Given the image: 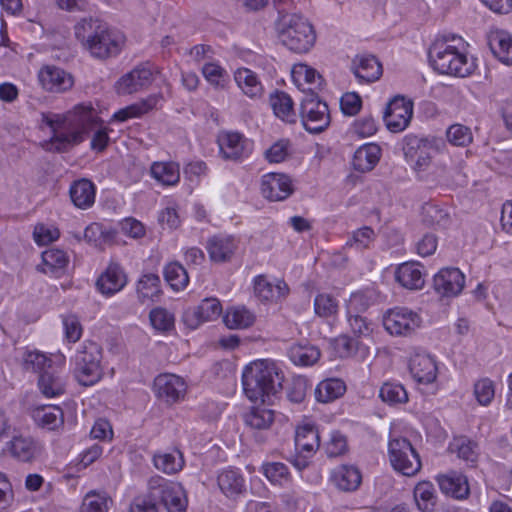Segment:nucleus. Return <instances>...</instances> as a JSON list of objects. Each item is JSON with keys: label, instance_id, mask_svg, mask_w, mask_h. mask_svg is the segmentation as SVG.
Returning a JSON list of instances; mask_svg holds the SVG:
<instances>
[{"label": "nucleus", "instance_id": "obj_1", "mask_svg": "<svg viewBox=\"0 0 512 512\" xmlns=\"http://www.w3.org/2000/svg\"><path fill=\"white\" fill-rule=\"evenodd\" d=\"M42 122L52 133L45 144L46 150L62 153L82 143L85 136L97 126L99 117L91 106L78 105L66 114H42Z\"/></svg>", "mask_w": 512, "mask_h": 512}, {"label": "nucleus", "instance_id": "obj_2", "mask_svg": "<svg viewBox=\"0 0 512 512\" xmlns=\"http://www.w3.org/2000/svg\"><path fill=\"white\" fill-rule=\"evenodd\" d=\"M74 36L80 46L95 59L117 56L124 45V36L95 17H83L74 25Z\"/></svg>", "mask_w": 512, "mask_h": 512}, {"label": "nucleus", "instance_id": "obj_3", "mask_svg": "<svg viewBox=\"0 0 512 512\" xmlns=\"http://www.w3.org/2000/svg\"><path fill=\"white\" fill-rule=\"evenodd\" d=\"M283 377L274 362L258 360L246 366L242 374L243 389L252 401L265 403L282 388Z\"/></svg>", "mask_w": 512, "mask_h": 512}, {"label": "nucleus", "instance_id": "obj_4", "mask_svg": "<svg viewBox=\"0 0 512 512\" xmlns=\"http://www.w3.org/2000/svg\"><path fill=\"white\" fill-rule=\"evenodd\" d=\"M429 61L432 67L440 74L458 77L469 76L475 69L473 59L460 52L455 46L446 41H436L429 48Z\"/></svg>", "mask_w": 512, "mask_h": 512}, {"label": "nucleus", "instance_id": "obj_5", "mask_svg": "<svg viewBox=\"0 0 512 512\" xmlns=\"http://www.w3.org/2000/svg\"><path fill=\"white\" fill-rule=\"evenodd\" d=\"M279 37L283 45L296 53L309 51L316 40L312 25L307 19L297 14L282 16Z\"/></svg>", "mask_w": 512, "mask_h": 512}, {"label": "nucleus", "instance_id": "obj_6", "mask_svg": "<svg viewBox=\"0 0 512 512\" xmlns=\"http://www.w3.org/2000/svg\"><path fill=\"white\" fill-rule=\"evenodd\" d=\"M102 348L95 342H85L75 357V377L79 384L91 386L103 376Z\"/></svg>", "mask_w": 512, "mask_h": 512}, {"label": "nucleus", "instance_id": "obj_7", "mask_svg": "<svg viewBox=\"0 0 512 512\" xmlns=\"http://www.w3.org/2000/svg\"><path fill=\"white\" fill-rule=\"evenodd\" d=\"M151 496L164 505L168 512H186L187 498L180 483L168 481L160 476L148 482Z\"/></svg>", "mask_w": 512, "mask_h": 512}, {"label": "nucleus", "instance_id": "obj_8", "mask_svg": "<svg viewBox=\"0 0 512 512\" xmlns=\"http://www.w3.org/2000/svg\"><path fill=\"white\" fill-rule=\"evenodd\" d=\"M300 116L304 128L313 134L321 133L330 124L328 105L311 89L301 101Z\"/></svg>", "mask_w": 512, "mask_h": 512}, {"label": "nucleus", "instance_id": "obj_9", "mask_svg": "<svg viewBox=\"0 0 512 512\" xmlns=\"http://www.w3.org/2000/svg\"><path fill=\"white\" fill-rule=\"evenodd\" d=\"M389 456L394 469L405 476H413L421 469L419 455L406 438L390 441Z\"/></svg>", "mask_w": 512, "mask_h": 512}, {"label": "nucleus", "instance_id": "obj_10", "mask_svg": "<svg viewBox=\"0 0 512 512\" xmlns=\"http://www.w3.org/2000/svg\"><path fill=\"white\" fill-rule=\"evenodd\" d=\"M383 325L391 335L408 336L420 327L421 317L406 307H395L384 314Z\"/></svg>", "mask_w": 512, "mask_h": 512}, {"label": "nucleus", "instance_id": "obj_11", "mask_svg": "<svg viewBox=\"0 0 512 512\" xmlns=\"http://www.w3.org/2000/svg\"><path fill=\"white\" fill-rule=\"evenodd\" d=\"M413 115V102L396 96L387 105L384 121L389 131L398 133L406 129Z\"/></svg>", "mask_w": 512, "mask_h": 512}, {"label": "nucleus", "instance_id": "obj_12", "mask_svg": "<svg viewBox=\"0 0 512 512\" xmlns=\"http://www.w3.org/2000/svg\"><path fill=\"white\" fill-rule=\"evenodd\" d=\"M155 72L156 69L148 62L136 66L117 82V92L126 95L148 87L154 80Z\"/></svg>", "mask_w": 512, "mask_h": 512}, {"label": "nucleus", "instance_id": "obj_13", "mask_svg": "<svg viewBox=\"0 0 512 512\" xmlns=\"http://www.w3.org/2000/svg\"><path fill=\"white\" fill-rule=\"evenodd\" d=\"M154 391L158 399L173 404L184 398L186 384L177 375L161 374L154 380Z\"/></svg>", "mask_w": 512, "mask_h": 512}, {"label": "nucleus", "instance_id": "obj_14", "mask_svg": "<svg viewBox=\"0 0 512 512\" xmlns=\"http://www.w3.org/2000/svg\"><path fill=\"white\" fill-rule=\"evenodd\" d=\"M38 80L45 90L56 93L65 92L74 85L73 76L54 65L41 68L38 72Z\"/></svg>", "mask_w": 512, "mask_h": 512}, {"label": "nucleus", "instance_id": "obj_15", "mask_svg": "<svg viewBox=\"0 0 512 512\" xmlns=\"http://www.w3.org/2000/svg\"><path fill=\"white\" fill-rule=\"evenodd\" d=\"M293 192L292 181L282 173H268L262 177L261 193L270 201H282Z\"/></svg>", "mask_w": 512, "mask_h": 512}, {"label": "nucleus", "instance_id": "obj_16", "mask_svg": "<svg viewBox=\"0 0 512 512\" xmlns=\"http://www.w3.org/2000/svg\"><path fill=\"white\" fill-rule=\"evenodd\" d=\"M465 277L458 268L441 269L433 280L434 289L444 297H455L464 288Z\"/></svg>", "mask_w": 512, "mask_h": 512}, {"label": "nucleus", "instance_id": "obj_17", "mask_svg": "<svg viewBox=\"0 0 512 512\" xmlns=\"http://www.w3.org/2000/svg\"><path fill=\"white\" fill-rule=\"evenodd\" d=\"M222 313V307L216 298H206L195 308L187 309L183 314V321L187 327L196 329L206 321L217 319Z\"/></svg>", "mask_w": 512, "mask_h": 512}, {"label": "nucleus", "instance_id": "obj_18", "mask_svg": "<svg viewBox=\"0 0 512 512\" xmlns=\"http://www.w3.org/2000/svg\"><path fill=\"white\" fill-rule=\"evenodd\" d=\"M430 144L427 139L417 136H406L403 147L404 155L407 161L414 162L415 169L423 171L431 162Z\"/></svg>", "mask_w": 512, "mask_h": 512}, {"label": "nucleus", "instance_id": "obj_19", "mask_svg": "<svg viewBox=\"0 0 512 512\" xmlns=\"http://www.w3.org/2000/svg\"><path fill=\"white\" fill-rule=\"evenodd\" d=\"M127 283L123 269L115 262H111L96 281L98 291L104 296H112L122 290Z\"/></svg>", "mask_w": 512, "mask_h": 512}, {"label": "nucleus", "instance_id": "obj_20", "mask_svg": "<svg viewBox=\"0 0 512 512\" xmlns=\"http://www.w3.org/2000/svg\"><path fill=\"white\" fill-rule=\"evenodd\" d=\"M409 370L413 378L423 384H430L437 377V366L434 359L427 354L417 353L410 359Z\"/></svg>", "mask_w": 512, "mask_h": 512}, {"label": "nucleus", "instance_id": "obj_21", "mask_svg": "<svg viewBox=\"0 0 512 512\" xmlns=\"http://www.w3.org/2000/svg\"><path fill=\"white\" fill-rule=\"evenodd\" d=\"M368 307L365 297L362 293H354L348 302V320L352 332L356 336H367L372 331L370 323L358 314H352L353 311H363Z\"/></svg>", "mask_w": 512, "mask_h": 512}, {"label": "nucleus", "instance_id": "obj_22", "mask_svg": "<svg viewBox=\"0 0 512 512\" xmlns=\"http://www.w3.org/2000/svg\"><path fill=\"white\" fill-rule=\"evenodd\" d=\"M489 48L502 63L512 65V35L504 30H491L487 35Z\"/></svg>", "mask_w": 512, "mask_h": 512}, {"label": "nucleus", "instance_id": "obj_23", "mask_svg": "<svg viewBox=\"0 0 512 512\" xmlns=\"http://www.w3.org/2000/svg\"><path fill=\"white\" fill-rule=\"evenodd\" d=\"M437 482L443 493L456 499H464L469 495L467 477L461 473L449 472L437 477Z\"/></svg>", "mask_w": 512, "mask_h": 512}, {"label": "nucleus", "instance_id": "obj_24", "mask_svg": "<svg viewBox=\"0 0 512 512\" xmlns=\"http://www.w3.org/2000/svg\"><path fill=\"white\" fill-rule=\"evenodd\" d=\"M220 152L224 159L237 161L246 153L247 140L237 132H227L218 139Z\"/></svg>", "mask_w": 512, "mask_h": 512}, {"label": "nucleus", "instance_id": "obj_25", "mask_svg": "<svg viewBox=\"0 0 512 512\" xmlns=\"http://www.w3.org/2000/svg\"><path fill=\"white\" fill-rule=\"evenodd\" d=\"M217 484L221 492L231 499H236L246 491L244 477L235 469L223 470L217 477Z\"/></svg>", "mask_w": 512, "mask_h": 512}, {"label": "nucleus", "instance_id": "obj_26", "mask_svg": "<svg viewBox=\"0 0 512 512\" xmlns=\"http://www.w3.org/2000/svg\"><path fill=\"white\" fill-rule=\"evenodd\" d=\"M320 446L319 433L312 424L299 426L295 434V447L298 453L311 457Z\"/></svg>", "mask_w": 512, "mask_h": 512}, {"label": "nucleus", "instance_id": "obj_27", "mask_svg": "<svg viewBox=\"0 0 512 512\" xmlns=\"http://www.w3.org/2000/svg\"><path fill=\"white\" fill-rule=\"evenodd\" d=\"M254 292L261 301H278L288 295L289 288L284 281L274 285L265 275H258L254 279Z\"/></svg>", "mask_w": 512, "mask_h": 512}, {"label": "nucleus", "instance_id": "obj_28", "mask_svg": "<svg viewBox=\"0 0 512 512\" xmlns=\"http://www.w3.org/2000/svg\"><path fill=\"white\" fill-rule=\"evenodd\" d=\"M352 70L360 82L371 83L382 75V65L374 56H362L353 60Z\"/></svg>", "mask_w": 512, "mask_h": 512}, {"label": "nucleus", "instance_id": "obj_29", "mask_svg": "<svg viewBox=\"0 0 512 512\" xmlns=\"http://www.w3.org/2000/svg\"><path fill=\"white\" fill-rule=\"evenodd\" d=\"M331 479L340 490L351 492L360 486L362 475L356 466L341 465L332 472Z\"/></svg>", "mask_w": 512, "mask_h": 512}, {"label": "nucleus", "instance_id": "obj_30", "mask_svg": "<svg viewBox=\"0 0 512 512\" xmlns=\"http://www.w3.org/2000/svg\"><path fill=\"white\" fill-rule=\"evenodd\" d=\"M35 423L47 430H58L64 425V413L59 406H40L33 410Z\"/></svg>", "mask_w": 512, "mask_h": 512}, {"label": "nucleus", "instance_id": "obj_31", "mask_svg": "<svg viewBox=\"0 0 512 512\" xmlns=\"http://www.w3.org/2000/svg\"><path fill=\"white\" fill-rule=\"evenodd\" d=\"M38 388L46 398L59 397L66 392V378L55 371H43L38 378Z\"/></svg>", "mask_w": 512, "mask_h": 512}, {"label": "nucleus", "instance_id": "obj_32", "mask_svg": "<svg viewBox=\"0 0 512 512\" xmlns=\"http://www.w3.org/2000/svg\"><path fill=\"white\" fill-rule=\"evenodd\" d=\"M136 292L142 304L156 302L162 294L159 276L154 273L142 275L137 282Z\"/></svg>", "mask_w": 512, "mask_h": 512}, {"label": "nucleus", "instance_id": "obj_33", "mask_svg": "<svg viewBox=\"0 0 512 512\" xmlns=\"http://www.w3.org/2000/svg\"><path fill=\"white\" fill-rule=\"evenodd\" d=\"M381 148L374 143L359 147L353 156V167L359 172L371 171L379 162Z\"/></svg>", "mask_w": 512, "mask_h": 512}, {"label": "nucleus", "instance_id": "obj_34", "mask_svg": "<svg viewBox=\"0 0 512 512\" xmlns=\"http://www.w3.org/2000/svg\"><path fill=\"white\" fill-rule=\"evenodd\" d=\"M419 265L418 261H407L400 264L395 272L396 280L407 289H420L424 281L419 270Z\"/></svg>", "mask_w": 512, "mask_h": 512}, {"label": "nucleus", "instance_id": "obj_35", "mask_svg": "<svg viewBox=\"0 0 512 512\" xmlns=\"http://www.w3.org/2000/svg\"><path fill=\"white\" fill-rule=\"evenodd\" d=\"M69 192L72 202L80 209H86L94 203L95 187L90 180L81 179L74 182Z\"/></svg>", "mask_w": 512, "mask_h": 512}, {"label": "nucleus", "instance_id": "obj_36", "mask_svg": "<svg viewBox=\"0 0 512 512\" xmlns=\"http://www.w3.org/2000/svg\"><path fill=\"white\" fill-rule=\"evenodd\" d=\"M235 81L242 92L250 97L257 98L262 95L263 86L255 72L248 68H239L234 75Z\"/></svg>", "mask_w": 512, "mask_h": 512}, {"label": "nucleus", "instance_id": "obj_37", "mask_svg": "<svg viewBox=\"0 0 512 512\" xmlns=\"http://www.w3.org/2000/svg\"><path fill=\"white\" fill-rule=\"evenodd\" d=\"M345 391L346 385L341 379H325L315 388V398L318 402L329 403L342 397Z\"/></svg>", "mask_w": 512, "mask_h": 512}, {"label": "nucleus", "instance_id": "obj_38", "mask_svg": "<svg viewBox=\"0 0 512 512\" xmlns=\"http://www.w3.org/2000/svg\"><path fill=\"white\" fill-rule=\"evenodd\" d=\"M288 355L291 361L297 365L311 366L318 362L321 353L315 345L297 343L289 348Z\"/></svg>", "mask_w": 512, "mask_h": 512}, {"label": "nucleus", "instance_id": "obj_39", "mask_svg": "<svg viewBox=\"0 0 512 512\" xmlns=\"http://www.w3.org/2000/svg\"><path fill=\"white\" fill-rule=\"evenodd\" d=\"M9 444L12 456L22 462L32 461L38 453V446L30 437L15 436Z\"/></svg>", "mask_w": 512, "mask_h": 512}, {"label": "nucleus", "instance_id": "obj_40", "mask_svg": "<svg viewBox=\"0 0 512 512\" xmlns=\"http://www.w3.org/2000/svg\"><path fill=\"white\" fill-rule=\"evenodd\" d=\"M152 177L159 183L170 186L179 182V166L173 162H155L150 169Z\"/></svg>", "mask_w": 512, "mask_h": 512}, {"label": "nucleus", "instance_id": "obj_41", "mask_svg": "<svg viewBox=\"0 0 512 512\" xmlns=\"http://www.w3.org/2000/svg\"><path fill=\"white\" fill-rule=\"evenodd\" d=\"M116 232L112 229H106L99 223H92L84 231L85 240L95 247L102 248L105 245L113 243Z\"/></svg>", "mask_w": 512, "mask_h": 512}, {"label": "nucleus", "instance_id": "obj_42", "mask_svg": "<svg viewBox=\"0 0 512 512\" xmlns=\"http://www.w3.org/2000/svg\"><path fill=\"white\" fill-rule=\"evenodd\" d=\"M255 315L245 307L229 309L224 316V323L229 329H246L255 322Z\"/></svg>", "mask_w": 512, "mask_h": 512}, {"label": "nucleus", "instance_id": "obj_43", "mask_svg": "<svg viewBox=\"0 0 512 512\" xmlns=\"http://www.w3.org/2000/svg\"><path fill=\"white\" fill-rule=\"evenodd\" d=\"M414 499L423 512H431L436 505L435 489L431 482H419L414 488Z\"/></svg>", "mask_w": 512, "mask_h": 512}, {"label": "nucleus", "instance_id": "obj_44", "mask_svg": "<svg viewBox=\"0 0 512 512\" xmlns=\"http://www.w3.org/2000/svg\"><path fill=\"white\" fill-rule=\"evenodd\" d=\"M270 105L277 117L289 122L294 121L293 101L287 93L276 91L270 96Z\"/></svg>", "mask_w": 512, "mask_h": 512}, {"label": "nucleus", "instance_id": "obj_45", "mask_svg": "<svg viewBox=\"0 0 512 512\" xmlns=\"http://www.w3.org/2000/svg\"><path fill=\"white\" fill-rule=\"evenodd\" d=\"M111 504L107 493L91 490L84 496L79 512H108Z\"/></svg>", "mask_w": 512, "mask_h": 512}, {"label": "nucleus", "instance_id": "obj_46", "mask_svg": "<svg viewBox=\"0 0 512 512\" xmlns=\"http://www.w3.org/2000/svg\"><path fill=\"white\" fill-rule=\"evenodd\" d=\"M274 411L264 407H254L244 415L246 425L253 429H268L274 422Z\"/></svg>", "mask_w": 512, "mask_h": 512}, {"label": "nucleus", "instance_id": "obj_47", "mask_svg": "<svg viewBox=\"0 0 512 512\" xmlns=\"http://www.w3.org/2000/svg\"><path fill=\"white\" fill-rule=\"evenodd\" d=\"M155 467L166 474H175L183 468L184 461L179 451L158 453L153 457Z\"/></svg>", "mask_w": 512, "mask_h": 512}, {"label": "nucleus", "instance_id": "obj_48", "mask_svg": "<svg viewBox=\"0 0 512 512\" xmlns=\"http://www.w3.org/2000/svg\"><path fill=\"white\" fill-rule=\"evenodd\" d=\"M164 277L170 287L175 291L184 289L189 283V276L186 269L176 261L169 263L165 267Z\"/></svg>", "mask_w": 512, "mask_h": 512}, {"label": "nucleus", "instance_id": "obj_49", "mask_svg": "<svg viewBox=\"0 0 512 512\" xmlns=\"http://www.w3.org/2000/svg\"><path fill=\"white\" fill-rule=\"evenodd\" d=\"M237 243L231 236H214L207 242L209 256H229L234 254Z\"/></svg>", "mask_w": 512, "mask_h": 512}, {"label": "nucleus", "instance_id": "obj_50", "mask_svg": "<svg viewBox=\"0 0 512 512\" xmlns=\"http://www.w3.org/2000/svg\"><path fill=\"white\" fill-rule=\"evenodd\" d=\"M158 102V98L155 96L149 97L140 104H134L126 108L120 109L113 115V119L124 122L130 118L138 117L149 110L153 109Z\"/></svg>", "mask_w": 512, "mask_h": 512}, {"label": "nucleus", "instance_id": "obj_51", "mask_svg": "<svg viewBox=\"0 0 512 512\" xmlns=\"http://www.w3.org/2000/svg\"><path fill=\"white\" fill-rule=\"evenodd\" d=\"M51 359L40 351H25L22 357V366L26 371L41 372L51 366Z\"/></svg>", "mask_w": 512, "mask_h": 512}, {"label": "nucleus", "instance_id": "obj_52", "mask_svg": "<svg viewBox=\"0 0 512 512\" xmlns=\"http://www.w3.org/2000/svg\"><path fill=\"white\" fill-rule=\"evenodd\" d=\"M262 470L266 478L273 484L283 485L290 479L288 467L281 462L265 463Z\"/></svg>", "mask_w": 512, "mask_h": 512}, {"label": "nucleus", "instance_id": "obj_53", "mask_svg": "<svg viewBox=\"0 0 512 512\" xmlns=\"http://www.w3.org/2000/svg\"><path fill=\"white\" fill-rule=\"evenodd\" d=\"M380 398L388 404L405 403L408 400V394L400 384L384 383L379 391Z\"/></svg>", "mask_w": 512, "mask_h": 512}, {"label": "nucleus", "instance_id": "obj_54", "mask_svg": "<svg viewBox=\"0 0 512 512\" xmlns=\"http://www.w3.org/2000/svg\"><path fill=\"white\" fill-rule=\"evenodd\" d=\"M450 447L453 451L457 452L459 458L470 463H475L477 461V445L470 439L465 437L457 438Z\"/></svg>", "mask_w": 512, "mask_h": 512}, {"label": "nucleus", "instance_id": "obj_55", "mask_svg": "<svg viewBox=\"0 0 512 512\" xmlns=\"http://www.w3.org/2000/svg\"><path fill=\"white\" fill-rule=\"evenodd\" d=\"M423 222L429 226L445 228L449 224V215L444 210L434 205L422 208Z\"/></svg>", "mask_w": 512, "mask_h": 512}, {"label": "nucleus", "instance_id": "obj_56", "mask_svg": "<svg viewBox=\"0 0 512 512\" xmlns=\"http://www.w3.org/2000/svg\"><path fill=\"white\" fill-rule=\"evenodd\" d=\"M149 318L152 326L159 331H169L174 327V315L165 308L152 309Z\"/></svg>", "mask_w": 512, "mask_h": 512}, {"label": "nucleus", "instance_id": "obj_57", "mask_svg": "<svg viewBox=\"0 0 512 512\" xmlns=\"http://www.w3.org/2000/svg\"><path fill=\"white\" fill-rule=\"evenodd\" d=\"M448 141L455 146H467L472 140V132L470 128L462 124L451 125L446 132Z\"/></svg>", "mask_w": 512, "mask_h": 512}, {"label": "nucleus", "instance_id": "obj_58", "mask_svg": "<svg viewBox=\"0 0 512 512\" xmlns=\"http://www.w3.org/2000/svg\"><path fill=\"white\" fill-rule=\"evenodd\" d=\"M315 313L320 317H330L337 313L338 302L336 299L326 293H322L316 296L314 300Z\"/></svg>", "mask_w": 512, "mask_h": 512}, {"label": "nucleus", "instance_id": "obj_59", "mask_svg": "<svg viewBox=\"0 0 512 512\" xmlns=\"http://www.w3.org/2000/svg\"><path fill=\"white\" fill-rule=\"evenodd\" d=\"M474 395L480 405L487 406L495 396V387L492 380L482 378L474 384Z\"/></svg>", "mask_w": 512, "mask_h": 512}, {"label": "nucleus", "instance_id": "obj_60", "mask_svg": "<svg viewBox=\"0 0 512 512\" xmlns=\"http://www.w3.org/2000/svg\"><path fill=\"white\" fill-rule=\"evenodd\" d=\"M375 233L372 228L364 226L357 231L353 232L351 239L346 242V246L355 248L357 252L369 247L373 241Z\"/></svg>", "mask_w": 512, "mask_h": 512}, {"label": "nucleus", "instance_id": "obj_61", "mask_svg": "<svg viewBox=\"0 0 512 512\" xmlns=\"http://www.w3.org/2000/svg\"><path fill=\"white\" fill-rule=\"evenodd\" d=\"M348 451L347 439L338 431L331 433L329 441L325 444V452L329 458L339 457Z\"/></svg>", "mask_w": 512, "mask_h": 512}, {"label": "nucleus", "instance_id": "obj_62", "mask_svg": "<svg viewBox=\"0 0 512 512\" xmlns=\"http://www.w3.org/2000/svg\"><path fill=\"white\" fill-rule=\"evenodd\" d=\"M68 264V258H41V263L36 265L37 271L51 276H60Z\"/></svg>", "mask_w": 512, "mask_h": 512}, {"label": "nucleus", "instance_id": "obj_63", "mask_svg": "<svg viewBox=\"0 0 512 512\" xmlns=\"http://www.w3.org/2000/svg\"><path fill=\"white\" fill-rule=\"evenodd\" d=\"M289 155V141L281 139L275 142L265 153V159L269 163H281L286 160Z\"/></svg>", "mask_w": 512, "mask_h": 512}, {"label": "nucleus", "instance_id": "obj_64", "mask_svg": "<svg viewBox=\"0 0 512 512\" xmlns=\"http://www.w3.org/2000/svg\"><path fill=\"white\" fill-rule=\"evenodd\" d=\"M128 512H158L157 502L151 496L150 487L145 495H139L133 499Z\"/></svg>", "mask_w": 512, "mask_h": 512}]
</instances>
